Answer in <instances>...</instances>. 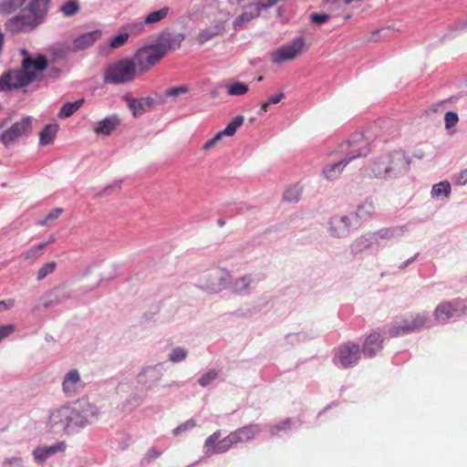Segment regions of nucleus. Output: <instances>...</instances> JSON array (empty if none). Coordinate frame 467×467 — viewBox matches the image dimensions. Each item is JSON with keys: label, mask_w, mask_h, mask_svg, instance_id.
I'll return each instance as SVG.
<instances>
[{"label": "nucleus", "mask_w": 467, "mask_h": 467, "mask_svg": "<svg viewBox=\"0 0 467 467\" xmlns=\"http://www.w3.org/2000/svg\"><path fill=\"white\" fill-rule=\"evenodd\" d=\"M184 38V35L182 33L170 34L158 45H165L167 53L169 50H176L180 48Z\"/></svg>", "instance_id": "25"}, {"label": "nucleus", "mask_w": 467, "mask_h": 467, "mask_svg": "<svg viewBox=\"0 0 467 467\" xmlns=\"http://www.w3.org/2000/svg\"><path fill=\"white\" fill-rule=\"evenodd\" d=\"M171 11V8L167 5L161 7V9L155 10L148 14L144 21L148 26V28L151 29L156 24L160 23L161 21L164 20L169 13Z\"/></svg>", "instance_id": "23"}, {"label": "nucleus", "mask_w": 467, "mask_h": 467, "mask_svg": "<svg viewBox=\"0 0 467 467\" xmlns=\"http://www.w3.org/2000/svg\"><path fill=\"white\" fill-rule=\"evenodd\" d=\"M15 331V326L12 324L0 326V342L9 337Z\"/></svg>", "instance_id": "44"}, {"label": "nucleus", "mask_w": 467, "mask_h": 467, "mask_svg": "<svg viewBox=\"0 0 467 467\" xmlns=\"http://www.w3.org/2000/svg\"><path fill=\"white\" fill-rule=\"evenodd\" d=\"M459 121V117L457 113L453 111H448L444 115V122H445V128L447 130H450L453 128Z\"/></svg>", "instance_id": "39"}, {"label": "nucleus", "mask_w": 467, "mask_h": 467, "mask_svg": "<svg viewBox=\"0 0 467 467\" xmlns=\"http://www.w3.org/2000/svg\"><path fill=\"white\" fill-rule=\"evenodd\" d=\"M19 2L17 0H10L9 4L5 6H1L2 10L7 13L12 12L17 5Z\"/></svg>", "instance_id": "49"}, {"label": "nucleus", "mask_w": 467, "mask_h": 467, "mask_svg": "<svg viewBox=\"0 0 467 467\" xmlns=\"http://www.w3.org/2000/svg\"><path fill=\"white\" fill-rule=\"evenodd\" d=\"M329 18L328 15L326 14H312L311 20L316 24H323L326 23Z\"/></svg>", "instance_id": "48"}, {"label": "nucleus", "mask_w": 467, "mask_h": 467, "mask_svg": "<svg viewBox=\"0 0 467 467\" xmlns=\"http://www.w3.org/2000/svg\"><path fill=\"white\" fill-rule=\"evenodd\" d=\"M217 224L222 227L225 224V221L223 219H219L217 220Z\"/></svg>", "instance_id": "57"}, {"label": "nucleus", "mask_w": 467, "mask_h": 467, "mask_svg": "<svg viewBox=\"0 0 467 467\" xmlns=\"http://www.w3.org/2000/svg\"><path fill=\"white\" fill-rule=\"evenodd\" d=\"M101 36V31L97 29L94 31L88 32L78 37H76L71 44V49L73 51H79L86 49L94 45V43Z\"/></svg>", "instance_id": "15"}, {"label": "nucleus", "mask_w": 467, "mask_h": 467, "mask_svg": "<svg viewBox=\"0 0 467 467\" xmlns=\"http://www.w3.org/2000/svg\"><path fill=\"white\" fill-rule=\"evenodd\" d=\"M187 350L182 348H176L170 355V360L173 363L182 361L187 357Z\"/></svg>", "instance_id": "38"}, {"label": "nucleus", "mask_w": 467, "mask_h": 467, "mask_svg": "<svg viewBox=\"0 0 467 467\" xmlns=\"http://www.w3.org/2000/svg\"><path fill=\"white\" fill-rule=\"evenodd\" d=\"M222 33V28L219 26H214L211 27L204 28L201 30L196 36V41L200 45H203L208 41L212 40L215 36H219Z\"/></svg>", "instance_id": "24"}, {"label": "nucleus", "mask_w": 467, "mask_h": 467, "mask_svg": "<svg viewBox=\"0 0 467 467\" xmlns=\"http://www.w3.org/2000/svg\"><path fill=\"white\" fill-rule=\"evenodd\" d=\"M261 431L258 424H249L231 432L235 444L246 442L255 437Z\"/></svg>", "instance_id": "16"}, {"label": "nucleus", "mask_w": 467, "mask_h": 467, "mask_svg": "<svg viewBox=\"0 0 467 467\" xmlns=\"http://www.w3.org/2000/svg\"><path fill=\"white\" fill-rule=\"evenodd\" d=\"M188 88L186 86H179V87H172L170 88H167L164 91L165 96L167 97H178L180 95H183L187 93Z\"/></svg>", "instance_id": "40"}, {"label": "nucleus", "mask_w": 467, "mask_h": 467, "mask_svg": "<svg viewBox=\"0 0 467 467\" xmlns=\"http://www.w3.org/2000/svg\"><path fill=\"white\" fill-rule=\"evenodd\" d=\"M467 313V303L463 299L455 298L440 303L433 311L434 318L439 323H445L451 318H458Z\"/></svg>", "instance_id": "8"}, {"label": "nucleus", "mask_w": 467, "mask_h": 467, "mask_svg": "<svg viewBox=\"0 0 467 467\" xmlns=\"http://www.w3.org/2000/svg\"><path fill=\"white\" fill-rule=\"evenodd\" d=\"M375 211V205L371 200H365L357 209L356 216L360 220L370 217Z\"/></svg>", "instance_id": "29"}, {"label": "nucleus", "mask_w": 467, "mask_h": 467, "mask_svg": "<svg viewBox=\"0 0 467 467\" xmlns=\"http://www.w3.org/2000/svg\"><path fill=\"white\" fill-rule=\"evenodd\" d=\"M20 54L23 56L21 68L10 70L0 77V90L26 87L36 78L38 72L47 67L46 56L39 55L33 58L25 48L20 50Z\"/></svg>", "instance_id": "1"}, {"label": "nucleus", "mask_w": 467, "mask_h": 467, "mask_svg": "<svg viewBox=\"0 0 467 467\" xmlns=\"http://www.w3.org/2000/svg\"><path fill=\"white\" fill-rule=\"evenodd\" d=\"M66 445L64 442H58L52 446L45 447V448H37L34 450V456L37 462H43L46 461L50 455L63 451Z\"/></svg>", "instance_id": "22"}, {"label": "nucleus", "mask_w": 467, "mask_h": 467, "mask_svg": "<svg viewBox=\"0 0 467 467\" xmlns=\"http://www.w3.org/2000/svg\"><path fill=\"white\" fill-rule=\"evenodd\" d=\"M218 374L215 370H210L201 377L199 383L201 386L205 387L217 378Z\"/></svg>", "instance_id": "42"}, {"label": "nucleus", "mask_w": 467, "mask_h": 467, "mask_svg": "<svg viewBox=\"0 0 467 467\" xmlns=\"http://www.w3.org/2000/svg\"><path fill=\"white\" fill-rule=\"evenodd\" d=\"M129 33H127L126 31H122L120 29L119 33L115 36L114 37H112L111 41H110V47L111 48H119L121 46H123L124 44H126V42L128 41L129 39Z\"/></svg>", "instance_id": "34"}, {"label": "nucleus", "mask_w": 467, "mask_h": 467, "mask_svg": "<svg viewBox=\"0 0 467 467\" xmlns=\"http://www.w3.org/2000/svg\"><path fill=\"white\" fill-rule=\"evenodd\" d=\"M161 455V452L158 449L150 448L147 451L144 460H146L147 462H150L152 460L159 458Z\"/></svg>", "instance_id": "47"}, {"label": "nucleus", "mask_w": 467, "mask_h": 467, "mask_svg": "<svg viewBox=\"0 0 467 467\" xmlns=\"http://www.w3.org/2000/svg\"><path fill=\"white\" fill-rule=\"evenodd\" d=\"M32 129V119L30 117L22 118L19 121L14 123L9 129L5 130L0 137L1 142L8 147L20 137L28 134Z\"/></svg>", "instance_id": "11"}, {"label": "nucleus", "mask_w": 467, "mask_h": 467, "mask_svg": "<svg viewBox=\"0 0 467 467\" xmlns=\"http://www.w3.org/2000/svg\"><path fill=\"white\" fill-rule=\"evenodd\" d=\"M409 163H406L403 154L400 151H394L385 154L376 160L371 165V176L383 178L387 175L396 176L401 170H405Z\"/></svg>", "instance_id": "4"}, {"label": "nucleus", "mask_w": 467, "mask_h": 467, "mask_svg": "<svg viewBox=\"0 0 467 467\" xmlns=\"http://www.w3.org/2000/svg\"><path fill=\"white\" fill-rule=\"evenodd\" d=\"M90 410L80 403L73 406H64L53 410L48 418L47 424L54 431L72 433L84 428L89 418Z\"/></svg>", "instance_id": "2"}, {"label": "nucleus", "mask_w": 467, "mask_h": 467, "mask_svg": "<svg viewBox=\"0 0 467 467\" xmlns=\"http://www.w3.org/2000/svg\"><path fill=\"white\" fill-rule=\"evenodd\" d=\"M451 193V184L447 182H441L433 185L431 189V196L432 197H448Z\"/></svg>", "instance_id": "31"}, {"label": "nucleus", "mask_w": 467, "mask_h": 467, "mask_svg": "<svg viewBox=\"0 0 467 467\" xmlns=\"http://www.w3.org/2000/svg\"><path fill=\"white\" fill-rule=\"evenodd\" d=\"M429 317L426 313H416L396 322L389 329L391 337H399L414 332L427 326Z\"/></svg>", "instance_id": "10"}, {"label": "nucleus", "mask_w": 467, "mask_h": 467, "mask_svg": "<svg viewBox=\"0 0 467 467\" xmlns=\"http://www.w3.org/2000/svg\"><path fill=\"white\" fill-rule=\"evenodd\" d=\"M84 103V99H78L75 102H67L60 109L57 116L60 119H65L72 116Z\"/></svg>", "instance_id": "28"}, {"label": "nucleus", "mask_w": 467, "mask_h": 467, "mask_svg": "<svg viewBox=\"0 0 467 467\" xmlns=\"http://www.w3.org/2000/svg\"><path fill=\"white\" fill-rule=\"evenodd\" d=\"M79 9V5L75 0L67 1L61 6V12L65 16H74Z\"/></svg>", "instance_id": "33"}, {"label": "nucleus", "mask_w": 467, "mask_h": 467, "mask_svg": "<svg viewBox=\"0 0 467 467\" xmlns=\"http://www.w3.org/2000/svg\"><path fill=\"white\" fill-rule=\"evenodd\" d=\"M383 338L378 332L369 334L364 341L362 351L365 356L373 358L382 349Z\"/></svg>", "instance_id": "14"}, {"label": "nucleus", "mask_w": 467, "mask_h": 467, "mask_svg": "<svg viewBox=\"0 0 467 467\" xmlns=\"http://www.w3.org/2000/svg\"><path fill=\"white\" fill-rule=\"evenodd\" d=\"M57 264L55 262H49L40 267L37 273V280L44 279L47 275L52 274L56 269Z\"/></svg>", "instance_id": "37"}, {"label": "nucleus", "mask_w": 467, "mask_h": 467, "mask_svg": "<svg viewBox=\"0 0 467 467\" xmlns=\"http://www.w3.org/2000/svg\"><path fill=\"white\" fill-rule=\"evenodd\" d=\"M361 357L360 347L355 342H346L339 345L336 350L333 361L335 365L348 368L358 365Z\"/></svg>", "instance_id": "9"}, {"label": "nucleus", "mask_w": 467, "mask_h": 467, "mask_svg": "<svg viewBox=\"0 0 467 467\" xmlns=\"http://www.w3.org/2000/svg\"><path fill=\"white\" fill-rule=\"evenodd\" d=\"M416 258V255L415 256H412L411 258L408 259L406 262L402 263L400 266V268L403 269L405 268L406 266H408L411 262H413Z\"/></svg>", "instance_id": "54"}, {"label": "nucleus", "mask_w": 467, "mask_h": 467, "mask_svg": "<svg viewBox=\"0 0 467 467\" xmlns=\"http://www.w3.org/2000/svg\"><path fill=\"white\" fill-rule=\"evenodd\" d=\"M373 235L361 236L357 238L351 244V250L354 253H360L368 249L372 244Z\"/></svg>", "instance_id": "30"}, {"label": "nucleus", "mask_w": 467, "mask_h": 467, "mask_svg": "<svg viewBox=\"0 0 467 467\" xmlns=\"http://www.w3.org/2000/svg\"><path fill=\"white\" fill-rule=\"evenodd\" d=\"M137 68L131 59H120L109 65L104 74L106 83L122 84L134 79Z\"/></svg>", "instance_id": "6"}, {"label": "nucleus", "mask_w": 467, "mask_h": 467, "mask_svg": "<svg viewBox=\"0 0 467 467\" xmlns=\"http://www.w3.org/2000/svg\"><path fill=\"white\" fill-rule=\"evenodd\" d=\"M290 427H291V420L286 419V420L275 424V426H273L271 428V433H272V435H277L279 433V431H287L290 429Z\"/></svg>", "instance_id": "41"}, {"label": "nucleus", "mask_w": 467, "mask_h": 467, "mask_svg": "<svg viewBox=\"0 0 467 467\" xmlns=\"http://www.w3.org/2000/svg\"><path fill=\"white\" fill-rule=\"evenodd\" d=\"M399 33L400 29L394 26H386L373 30L368 40L370 42L386 41L397 37Z\"/></svg>", "instance_id": "17"}, {"label": "nucleus", "mask_w": 467, "mask_h": 467, "mask_svg": "<svg viewBox=\"0 0 467 467\" xmlns=\"http://www.w3.org/2000/svg\"><path fill=\"white\" fill-rule=\"evenodd\" d=\"M153 105V99L150 97L129 99V108L135 117L149 110Z\"/></svg>", "instance_id": "21"}, {"label": "nucleus", "mask_w": 467, "mask_h": 467, "mask_svg": "<svg viewBox=\"0 0 467 467\" xmlns=\"http://www.w3.org/2000/svg\"><path fill=\"white\" fill-rule=\"evenodd\" d=\"M290 193H291V192H290V191H286V192H285V195H284V196H285V200H287V201H289V202L298 200V193H297V192H296V196H293V197H292V196H290Z\"/></svg>", "instance_id": "53"}, {"label": "nucleus", "mask_w": 467, "mask_h": 467, "mask_svg": "<svg viewBox=\"0 0 467 467\" xmlns=\"http://www.w3.org/2000/svg\"><path fill=\"white\" fill-rule=\"evenodd\" d=\"M9 463H12V462H17V463H21V459L19 458H14L13 460H9L8 461Z\"/></svg>", "instance_id": "56"}, {"label": "nucleus", "mask_w": 467, "mask_h": 467, "mask_svg": "<svg viewBox=\"0 0 467 467\" xmlns=\"http://www.w3.org/2000/svg\"><path fill=\"white\" fill-rule=\"evenodd\" d=\"M47 244H39L37 245H35L31 247L26 253H25V259L26 260H36L43 252V250L46 248Z\"/></svg>", "instance_id": "35"}, {"label": "nucleus", "mask_w": 467, "mask_h": 467, "mask_svg": "<svg viewBox=\"0 0 467 467\" xmlns=\"http://www.w3.org/2000/svg\"><path fill=\"white\" fill-rule=\"evenodd\" d=\"M281 13H282V7H279V8L277 9V14H278V15H281Z\"/></svg>", "instance_id": "59"}, {"label": "nucleus", "mask_w": 467, "mask_h": 467, "mask_svg": "<svg viewBox=\"0 0 467 467\" xmlns=\"http://www.w3.org/2000/svg\"><path fill=\"white\" fill-rule=\"evenodd\" d=\"M270 104L268 103V101H265L262 103L261 105V109H260V111H259V115H263L265 114V112H267L268 110V108H269Z\"/></svg>", "instance_id": "52"}, {"label": "nucleus", "mask_w": 467, "mask_h": 467, "mask_svg": "<svg viewBox=\"0 0 467 467\" xmlns=\"http://www.w3.org/2000/svg\"><path fill=\"white\" fill-rule=\"evenodd\" d=\"M458 183L460 184H465L467 183V169L461 171L458 176Z\"/></svg>", "instance_id": "51"}, {"label": "nucleus", "mask_w": 467, "mask_h": 467, "mask_svg": "<svg viewBox=\"0 0 467 467\" xmlns=\"http://www.w3.org/2000/svg\"><path fill=\"white\" fill-rule=\"evenodd\" d=\"M48 0H32L30 4V10L33 13L41 11L47 5Z\"/></svg>", "instance_id": "45"}, {"label": "nucleus", "mask_w": 467, "mask_h": 467, "mask_svg": "<svg viewBox=\"0 0 467 467\" xmlns=\"http://www.w3.org/2000/svg\"><path fill=\"white\" fill-rule=\"evenodd\" d=\"M244 117L236 116L223 130L217 132L212 139L208 140L202 146L203 150L213 148L224 136H233L238 128L244 123Z\"/></svg>", "instance_id": "13"}, {"label": "nucleus", "mask_w": 467, "mask_h": 467, "mask_svg": "<svg viewBox=\"0 0 467 467\" xmlns=\"http://www.w3.org/2000/svg\"><path fill=\"white\" fill-rule=\"evenodd\" d=\"M8 308V306L5 301H0V312L6 310Z\"/></svg>", "instance_id": "55"}, {"label": "nucleus", "mask_w": 467, "mask_h": 467, "mask_svg": "<svg viewBox=\"0 0 467 467\" xmlns=\"http://www.w3.org/2000/svg\"><path fill=\"white\" fill-rule=\"evenodd\" d=\"M341 147L348 150L346 156L323 171L325 177L328 180L337 178L348 162L358 157L367 156L370 151L368 141L362 136L348 141Z\"/></svg>", "instance_id": "3"}, {"label": "nucleus", "mask_w": 467, "mask_h": 467, "mask_svg": "<svg viewBox=\"0 0 467 467\" xmlns=\"http://www.w3.org/2000/svg\"><path fill=\"white\" fill-rule=\"evenodd\" d=\"M196 426V423L193 420H189L185 421L184 423L178 426L176 429H174L173 432L175 435H178L179 433L185 431L190 429H193Z\"/></svg>", "instance_id": "43"}, {"label": "nucleus", "mask_w": 467, "mask_h": 467, "mask_svg": "<svg viewBox=\"0 0 467 467\" xmlns=\"http://www.w3.org/2000/svg\"><path fill=\"white\" fill-rule=\"evenodd\" d=\"M148 26L145 21H132L121 26L122 31L129 33V36H138L146 32Z\"/></svg>", "instance_id": "26"}, {"label": "nucleus", "mask_w": 467, "mask_h": 467, "mask_svg": "<svg viewBox=\"0 0 467 467\" xmlns=\"http://www.w3.org/2000/svg\"><path fill=\"white\" fill-rule=\"evenodd\" d=\"M63 210L61 208L53 209L46 217V220L40 224L45 225L48 221H53L60 216Z\"/></svg>", "instance_id": "46"}, {"label": "nucleus", "mask_w": 467, "mask_h": 467, "mask_svg": "<svg viewBox=\"0 0 467 467\" xmlns=\"http://www.w3.org/2000/svg\"><path fill=\"white\" fill-rule=\"evenodd\" d=\"M307 50V45L304 36H297L290 43L285 44L271 53V61L274 64H281L285 61L294 60Z\"/></svg>", "instance_id": "7"}, {"label": "nucleus", "mask_w": 467, "mask_h": 467, "mask_svg": "<svg viewBox=\"0 0 467 467\" xmlns=\"http://www.w3.org/2000/svg\"><path fill=\"white\" fill-rule=\"evenodd\" d=\"M165 55L166 46L155 44L140 48L131 60L137 68V73L140 75L149 71Z\"/></svg>", "instance_id": "5"}, {"label": "nucleus", "mask_w": 467, "mask_h": 467, "mask_svg": "<svg viewBox=\"0 0 467 467\" xmlns=\"http://www.w3.org/2000/svg\"><path fill=\"white\" fill-rule=\"evenodd\" d=\"M284 97H285L284 93H283V92H280V93H278V94H276V95H275V96L270 97V98L267 99V101H268V103H269L270 105H271V104H277V103H279V102L282 100V99H283Z\"/></svg>", "instance_id": "50"}, {"label": "nucleus", "mask_w": 467, "mask_h": 467, "mask_svg": "<svg viewBox=\"0 0 467 467\" xmlns=\"http://www.w3.org/2000/svg\"><path fill=\"white\" fill-rule=\"evenodd\" d=\"M119 125V119L117 116H109L99 121L93 130L96 134L105 136L110 135Z\"/></svg>", "instance_id": "18"}, {"label": "nucleus", "mask_w": 467, "mask_h": 467, "mask_svg": "<svg viewBox=\"0 0 467 467\" xmlns=\"http://www.w3.org/2000/svg\"><path fill=\"white\" fill-rule=\"evenodd\" d=\"M58 130L57 124H48L39 134L40 143L42 145H47L53 142Z\"/></svg>", "instance_id": "27"}, {"label": "nucleus", "mask_w": 467, "mask_h": 467, "mask_svg": "<svg viewBox=\"0 0 467 467\" xmlns=\"http://www.w3.org/2000/svg\"><path fill=\"white\" fill-rule=\"evenodd\" d=\"M249 90L248 85L244 82H234L227 87V93L230 96H242Z\"/></svg>", "instance_id": "32"}, {"label": "nucleus", "mask_w": 467, "mask_h": 467, "mask_svg": "<svg viewBox=\"0 0 467 467\" xmlns=\"http://www.w3.org/2000/svg\"><path fill=\"white\" fill-rule=\"evenodd\" d=\"M252 282V278L249 275L242 276L241 278L235 280L234 283V289L235 292H242L246 290Z\"/></svg>", "instance_id": "36"}, {"label": "nucleus", "mask_w": 467, "mask_h": 467, "mask_svg": "<svg viewBox=\"0 0 467 467\" xmlns=\"http://www.w3.org/2000/svg\"><path fill=\"white\" fill-rule=\"evenodd\" d=\"M81 387V380L78 370L72 369L67 373L63 381V389L67 395H74Z\"/></svg>", "instance_id": "19"}, {"label": "nucleus", "mask_w": 467, "mask_h": 467, "mask_svg": "<svg viewBox=\"0 0 467 467\" xmlns=\"http://www.w3.org/2000/svg\"><path fill=\"white\" fill-rule=\"evenodd\" d=\"M201 282L202 287L211 293L219 292L223 287V276L219 272L204 276Z\"/></svg>", "instance_id": "20"}, {"label": "nucleus", "mask_w": 467, "mask_h": 467, "mask_svg": "<svg viewBox=\"0 0 467 467\" xmlns=\"http://www.w3.org/2000/svg\"><path fill=\"white\" fill-rule=\"evenodd\" d=\"M220 438L221 431H216L205 440L204 447L208 453H223L229 451L234 445H236L235 442H234L231 433L223 439Z\"/></svg>", "instance_id": "12"}, {"label": "nucleus", "mask_w": 467, "mask_h": 467, "mask_svg": "<svg viewBox=\"0 0 467 467\" xmlns=\"http://www.w3.org/2000/svg\"><path fill=\"white\" fill-rule=\"evenodd\" d=\"M341 218V222L344 223L346 224V219L348 218L347 216H342L340 217Z\"/></svg>", "instance_id": "58"}]
</instances>
